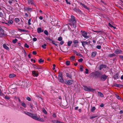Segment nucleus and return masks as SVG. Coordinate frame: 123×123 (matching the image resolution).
Returning <instances> with one entry per match:
<instances>
[{
  "mask_svg": "<svg viewBox=\"0 0 123 123\" xmlns=\"http://www.w3.org/2000/svg\"><path fill=\"white\" fill-rule=\"evenodd\" d=\"M24 112L25 114L29 116L34 119L41 122H43L44 121V120L42 118L37 117L36 114L32 113L26 111H24Z\"/></svg>",
  "mask_w": 123,
  "mask_h": 123,
  "instance_id": "obj_1",
  "label": "nucleus"
},
{
  "mask_svg": "<svg viewBox=\"0 0 123 123\" xmlns=\"http://www.w3.org/2000/svg\"><path fill=\"white\" fill-rule=\"evenodd\" d=\"M71 21L72 22V24L71 23H70L69 24L71 26L73 25L74 28H76V21L75 17L73 16L72 15L71 16Z\"/></svg>",
  "mask_w": 123,
  "mask_h": 123,
  "instance_id": "obj_2",
  "label": "nucleus"
},
{
  "mask_svg": "<svg viewBox=\"0 0 123 123\" xmlns=\"http://www.w3.org/2000/svg\"><path fill=\"white\" fill-rule=\"evenodd\" d=\"M101 72L99 71H97L95 72H92L90 74V75L94 77H98L101 74Z\"/></svg>",
  "mask_w": 123,
  "mask_h": 123,
  "instance_id": "obj_3",
  "label": "nucleus"
},
{
  "mask_svg": "<svg viewBox=\"0 0 123 123\" xmlns=\"http://www.w3.org/2000/svg\"><path fill=\"white\" fill-rule=\"evenodd\" d=\"M59 80L61 83H63L64 82L62 78V74L61 72H60L58 76Z\"/></svg>",
  "mask_w": 123,
  "mask_h": 123,
  "instance_id": "obj_4",
  "label": "nucleus"
},
{
  "mask_svg": "<svg viewBox=\"0 0 123 123\" xmlns=\"http://www.w3.org/2000/svg\"><path fill=\"white\" fill-rule=\"evenodd\" d=\"M18 86H21L22 87H25L27 86V83L26 81L20 82L18 84Z\"/></svg>",
  "mask_w": 123,
  "mask_h": 123,
  "instance_id": "obj_5",
  "label": "nucleus"
},
{
  "mask_svg": "<svg viewBox=\"0 0 123 123\" xmlns=\"http://www.w3.org/2000/svg\"><path fill=\"white\" fill-rule=\"evenodd\" d=\"M90 41L89 40L88 41V40L86 41H81L82 45L84 48H85V46L88 44L90 43Z\"/></svg>",
  "mask_w": 123,
  "mask_h": 123,
  "instance_id": "obj_6",
  "label": "nucleus"
},
{
  "mask_svg": "<svg viewBox=\"0 0 123 123\" xmlns=\"http://www.w3.org/2000/svg\"><path fill=\"white\" fill-rule=\"evenodd\" d=\"M81 33L82 36L85 38H86L87 39L89 38V36H88L87 35V33L86 32L84 31H83L82 30L81 31Z\"/></svg>",
  "mask_w": 123,
  "mask_h": 123,
  "instance_id": "obj_7",
  "label": "nucleus"
},
{
  "mask_svg": "<svg viewBox=\"0 0 123 123\" xmlns=\"http://www.w3.org/2000/svg\"><path fill=\"white\" fill-rule=\"evenodd\" d=\"M84 89L85 90L88 92H91L95 91V89H93L90 87H88L86 86L84 87Z\"/></svg>",
  "mask_w": 123,
  "mask_h": 123,
  "instance_id": "obj_8",
  "label": "nucleus"
},
{
  "mask_svg": "<svg viewBox=\"0 0 123 123\" xmlns=\"http://www.w3.org/2000/svg\"><path fill=\"white\" fill-rule=\"evenodd\" d=\"M108 76L105 74H103L100 77V79L102 81H104L106 80Z\"/></svg>",
  "mask_w": 123,
  "mask_h": 123,
  "instance_id": "obj_9",
  "label": "nucleus"
},
{
  "mask_svg": "<svg viewBox=\"0 0 123 123\" xmlns=\"http://www.w3.org/2000/svg\"><path fill=\"white\" fill-rule=\"evenodd\" d=\"M73 81L72 80H66L65 83L67 85H71L73 83Z\"/></svg>",
  "mask_w": 123,
  "mask_h": 123,
  "instance_id": "obj_10",
  "label": "nucleus"
},
{
  "mask_svg": "<svg viewBox=\"0 0 123 123\" xmlns=\"http://www.w3.org/2000/svg\"><path fill=\"white\" fill-rule=\"evenodd\" d=\"M3 29L0 27V37H2L4 35Z\"/></svg>",
  "mask_w": 123,
  "mask_h": 123,
  "instance_id": "obj_11",
  "label": "nucleus"
},
{
  "mask_svg": "<svg viewBox=\"0 0 123 123\" xmlns=\"http://www.w3.org/2000/svg\"><path fill=\"white\" fill-rule=\"evenodd\" d=\"M72 8L74 11L76 12L77 13H81V11L79 8H74L73 7H72Z\"/></svg>",
  "mask_w": 123,
  "mask_h": 123,
  "instance_id": "obj_12",
  "label": "nucleus"
},
{
  "mask_svg": "<svg viewBox=\"0 0 123 123\" xmlns=\"http://www.w3.org/2000/svg\"><path fill=\"white\" fill-rule=\"evenodd\" d=\"M114 52L116 54H122V51L120 50L117 49L115 50Z\"/></svg>",
  "mask_w": 123,
  "mask_h": 123,
  "instance_id": "obj_13",
  "label": "nucleus"
},
{
  "mask_svg": "<svg viewBox=\"0 0 123 123\" xmlns=\"http://www.w3.org/2000/svg\"><path fill=\"white\" fill-rule=\"evenodd\" d=\"M80 5H82L84 8L87 9V10H89L90 9V8L89 7H87V6L81 2L80 3Z\"/></svg>",
  "mask_w": 123,
  "mask_h": 123,
  "instance_id": "obj_14",
  "label": "nucleus"
},
{
  "mask_svg": "<svg viewBox=\"0 0 123 123\" xmlns=\"http://www.w3.org/2000/svg\"><path fill=\"white\" fill-rule=\"evenodd\" d=\"M114 86L120 88L123 87V85L121 84H117L116 83L114 84Z\"/></svg>",
  "mask_w": 123,
  "mask_h": 123,
  "instance_id": "obj_15",
  "label": "nucleus"
},
{
  "mask_svg": "<svg viewBox=\"0 0 123 123\" xmlns=\"http://www.w3.org/2000/svg\"><path fill=\"white\" fill-rule=\"evenodd\" d=\"M43 31V30L41 28H38L37 29V32L38 33L42 32Z\"/></svg>",
  "mask_w": 123,
  "mask_h": 123,
  "instance_id": "obj_16",
  "label": "nucleus"
},
{
  "mask_svg": "<svg viewBox=\"0 0 123 123\" xmlns=\"http://www.w3.org/2000/svg\"><path fill=\"white\" fill-rule=\"evenodd\" d=\"M53 123H64L63 122H61L60 121L57 120H54L52 121Z\"/></svg>",
  "mask_w": 123,
  "mask_h": 123,
  "instance_id": "obj_17",
  "label": "nucleus"
},
{
  "mask_svg": "<svg viewBox=\"0 0 123 123\" xmlns=\"http://www.w3.org/2000/svg\"><path fill=\"white\" fill-rule=\"evenodd\" d=\"M32 72L33 75L34 76L37 77L38 76V74L37 73H36L35 71H32Z\"/></svg>",
  "mask_w": 123,
  "mask_h": 123,
  "instance_id": "obj_18",
  "label": "nucleus"
},
{
  "mask_svg": "<svg viewBox=\"0 0 123 123\" xmlns=\"http://www.w3.org/2000/svg\"><path fill=\"white\" fill-rule=\"evenodd\" d=\"M28 3L29 4L32 5L34 4V1L33 0H27Z\"/></svg>",
  "mask_w": 123,
  "mask_h": 123,
  "instance_id": "obj_19",
  "label": "nucleus"
},
{
  "mask_svg": "<svg viewBox=\"0 0 123 123\" xmlns=\"http://www.w3.org/2000/svg\"><path fill=\"white\" fill-rule=\"evenodd\" d=\"M24 10L26 11H31L32 10V9L29 7H25L24 8Z\"/></svg>",
  "mask_w": 123,
  "mask_h": 123,
  "instance_id": "obj_20",
  "label": "nucleus"
},
{
  "mask_svg": "<svg viewBox=\"0 0 123 123\" xmlns=\"http://www.w3.org/2000/svg\"><path fill=\"white\" fill-rule=\"evenodd\" d=\"M115 55H116L114 53L110 54L108 55L107 57H111L114 56Z\"/></svg>",
  "mask_w": 123,
  "mask_h": 123,
  "instance_id": "obj_21",
  "label": "nucleus"
},
{
  "mask_svg": "<svg viewBox=\"0 0 123 123\" xmlns=\"http://www.w3.org/2000/svg\"><path fill=\"white\" fill-rule=\"evenodd\" d=\"M33 67L34 68H36L37 69H41V67H38V66H36V65H35L34 64L33 65Z\"/></svg>",
  "mask_w": 123,
  "mask_h": 123,
  "instance_id": "obj_22",
  "label": "nucleus"
},
{
  "mask_svg": "<svg viewBox=\"0 0 123 123\" xmlns=\"http://www.w3.org/2000/svg\"><path fill=\"white\" fill-rule=\"evenodd\" d=\"M97 52L96 51H94L92 53V57H94L96 55Z\"/></svg>",
  "mask_w": 123,
  "mask_h": 123,
  "instance_id": "obj_23",
  "label": "nucleus"
},
{
  "mask_svg": "<svg viewBox=\"0 0 123 123\" xmlns=\"http://www.w3.org/2000/svg\"><path fill=\"white\" fill-rule=\"evenodd\" d=\"M3 46L5 49L6 50H8L9 49V48L5 44H4L3 45Z\"/></svg>",
  "mask_w": 123,
  "mask_h": 123,
  "instance_id": "obj_24",
  "label": "nucleus"
},
{
  "mask_svg": "<svg viewBox=\"0 0 123 123\" xmlns=\"http://www.w3.org/2000/svg\"><path fill=\"white\" fill-rule=\"evenodd\" d=\"M16 75L14 74H10L9 75V77L10 78H12L15 77Z\"/></svg>",
  "mask_w": 123,
  "mask_h": 123,
  "instance_id": "obj_25",
  "label": "nucleus"
},
{
  "mask_svg": "<svg viewBox=\"0 0 123 123\" xmlns=\"http://www.w3.org/2000/svg\"><path fill=\"white\" fill-rule=\"evenodd\" d=\"M98 95L101 97H103L104 96V95L102 94V93L100 92H98Z\"/></svg>",
  "mask_w": 123,
  "mask_h": 123,
  "instance_id": "obj_26",
  "label": "nucleus"
},
{
  "mask_svg": "<svg viewBox=\"0 0 123 123\" xmlns=\"http://www.w3.org/2000/svg\"><path fill=\"white\" fill-rule=\"evenodd\" d=\"M20 103L21 104V105L24 108H26V105L23 102H21Z\"/></svg>",
  "mask_w": 123,
  "mask_h": 123,
  "instance_id": "obj_27",
  "label": "nucleus"
},
{
  "mask_svg": "<svg viewBox=\"0 0 123 123\" xmlns=\"http://www.w3.org/2000/svg\"><path fill=\"white\" fill-rule=\"evenodd\" d=\"M72 41H68V46H70L72 43Z\"/></svg>",
  "mask_w": 123,
  "mask_h": 123,
  "instance_id": "obj_28",
  "label": "nucleus"
},
{
  "mask_svg": "<svg viewBox=\"0 0 123 123\" xmlns=\"http://www.w3.org/2000/svg\"><path fill=\"white\" fill-rule=\"evenodd\" d=\"M119 74H116L114 76V79H118V78Z\"/></svg>",
  "mask_w": 123,
  "mask_h": 123,
  "instance_id": "obj_29",
  "label": "nucleus"
},
{
  "mask_svg": "<svg viewBox=\"0 0 123 123\" xmlns=\"http://www.w3.org/2000/svg\"><path fill=\"white\" fill-rule=\"evenodd\" d=\"M66 74L67 77L70 78H71L72 76L71 74H70L68 73H66Z\"/></svg>",
  "mask_w": 123,
  "mask_h": 123,
  "instance_id": "obj_30",
  "label": "nucleus"
},
{
  "mask_svg": "<svg viewBox=\"0 0 123 123\" xmlns=\"http://www.w3.org/2000/svg\"><path fill=\"white\" fill-rule=\"evenodd\" d=\"M96 109V108L94 106L92 107L91 109V111L92 112H94Z\"/></svg>",
  "mask_w": 123,
  "mask_h": 123,
  "instance_id": "obj_31",
  "label": "nucleus"
},
{
  "mask_svg": "<svg viewBox=\"0 0 123 123\" xmlns=\"http://www.w3.org/2000/svg\"><path fill=\"white\" fill-rule=\"evenodd\" d=\"M20 21L19 19L18 18H16L15 19V22L17 23Z\"/></svg>",
  "mask_w": 123,
  "mask_h": 123,
  "instance_id": "obj_32",
  "label": "nucleus"
},
{
  "mask_svg": "<svg viewBox=\"0 0 123 123\" xmlns=\"http://www.w3.org/2000/svg\"><path fill=\"white\" fill-rule=\"evenodd\" d=\"M18 40L17 39H15L14 40H13L12 41V42L14 43H15Z\"/></svg>",
  "mask_w": 123,
  "mask_h": 123,
  "instance_id": "obj_33",
  "label": "nucleus"
},
{
  "mask_svg": "<svg viewBox=\"0 0 123 123\" xmlns=\"http://www.w3.org/2000/svg\"><path fill=\"white\" fill-rule=\"evenodd\" d=\"M80 70L81 72L82 71H83V66L82 65H80Z\"/></svg>",
  "mask_w": 123,
  "mask_h": 123,
  "instance_id": "obj_34",
  "label": "nucleus"
},
{
  "mask_svg": "<svg viewBox=\"0 0 123 123\" xmlns=\"http://www.w3.org/2000/svg\"><path fill=\"white\" fill-rule=\"evenodd\" d=\"M97 117V116H92L90 117V119H92L93 118H95Z\"/></svg>",
  "mask_w": 123,
  "mask_h": 123,
  "instance_id": "obj_35",
  "label": "nucleus"
},
{
  "mask_svg": "<svg viewBox=\"0 0 123 123\" xmlns=\"http://www.w3.org/2000/svg\"><path fill=\"white\" fill-rule=\"evenodd\" d=\"M73 43L74 44L77 43H79V42L77 40H74L73 41Z\"/></svg>",
  "mask_w": 123,
  "mask_h": 123,
  "instance_id": "obj_36",
  "label": "nucleus"
},
{
  "mask_svg": "<svg viewBox=\"0 0 123 123\" xmlns=\"http://www.w3.org/2000/svg\"><path fill=\"white\" fill-rule=\"evenodd\" d=\"M46 44H44L42 46V47L43 48H44V49L46 48Z\"/></svg>",
  "mask_w": 123,
  "mask_h": 123,
  "instance_id": "obj_37",
  "label": "nucleus"
},
{
  "mask_svg": "<svg viewBox=\"0 0 123 123\" xmlns=\"http://www.w3.org/2000/svg\"><path fill=\"white\" fill-rule=\"evenodd\" d=\"M43 112L45 114H47V112L46 111V110H45L44 108H43Z\"/></svg>",
  "mask_w": 123,
  "mask_h": 123,
  "instance_id": "obj_38",
  "label": "nucleus"
},
{
  "mask_svg": "<svg viewBox=\"0 0 123 123\" xmlns=\"http://www.w3.org/2000/svg\"><path fill=\"white\" fill-rule=\"evenodd\" d=\"M100 66H101V67H102V68H106V66L105 65H100Z\"/></svg>",
  "mask_w": 123,
  "mask_h": 123,
  "instance_id": "obj_39",
  "label": "nucleus"
},
{
  "mask_svg": "<svg viewBox=\"0 0 123 123\" xmlns=\"http://www.w3.org/2000/svg\"><path fill=\"white\" fill-rule=\"evenodd\" d=\"M44 33L46 35H48L49 34L48 31L46 30H45L44 31Z\"/></svg>",
  "mask_w": 123,
  "mask_h": 123,
  "instance_id": "obj_40",
  "label": "nucleus"
},
{
  "mask_svg": "<svg viewBox=\"0 0 123 123\" xmlns=\"http://www.w3.org/2000/svg\"><path fill=\"white\" fill-rule=\"evenodd\" d=\"M62 37H59L58 39V40L59 41H61L62 40Z\"/></svg>",
  "mask_w": 123,
  "mask_h": 123,
  "instance_id": "obj_41",
  "label": "nucleus"
},
{
  "mask_svg": "<svg viewBox=\"0 0 123 123\" xmlns=\"http://www.w3.org/2000/svg\"><path fill=\"white\" fill-rule=\"evenodd\" d=\"M116 97L118 99H121V97L118 95L117 94H116Z\"/></svg>",
  "mask_w": 123,
  "mask_h": 123,
  "instance_id": "obj_42",
  "label": "nucleus"
},
{
  "mask_svg": "<svg viewBox=\"0 0 123 123\" xmlns=\"http://www.w3.org/2000/svg\"><path fill=\"white\" fill-rule=\"evenodd\" d=\"M13 21L12 20H9L8 21V23L10 24H12L13 23Z\"/></svg>",
  "mask_w": 123,
  "mask_h": 123,
  "instance_id": "obj_43",
  "label": "nucleus"
},
{
  "mask_svg": "<svg viewBox=\"0 0 123 123\" xmlns=\"http://www.w3.org/2000/svg\"><path fill=\"white\" fill-rule=\"evenodd\" d=\"M44 60H43L42 59H40L39 60H38V62L39 63H41L44 62Z\"/></svg>",
  "mask_w": 123,
  "mask_h": 123,
  "instance_id": "obj_44",
  "label": "nucleus"
},
{
  "mask_svg": "<svg viewBox=\"0 0 123 123\" xmlns=\"http://www.w3.org/2000/svg\"><path fill=\"white\" fill-rule=\"evenodd\" d=\"M19 30L20 31H24L25 32H27V30L25 29H19Z\"/></svg>",
  "mask_w": 123,
  "mask_h": 123,
  "instance_id": "obj_45",
  "label": "nucleus"
},
{
  "mask_svg": "<svg viewBox=\"0 0 123 123\" xmlns=\"http://www.w3.org/2000/svg\"><path fill=\"white\" fill-rule=\"evenodd\" d=\"M70 62L69 61H67L66 62V64L68 66L70 64Z\"/></svg>",
  "mask_w": 123,
  "mask_h": 123,
  "instance_id": "obj_46",
  "label": "nucleus"
},
{
  "mask_svg": "<svg viewBox=\"0 0 123 123\" xmlns=\"http://www.w3.org/2000/svg\"><path fill=\"white\" fill-rule=\"evenodd\" d=\"M5 98L6 99L9 100L10 98V97L8 96L7 95L5 97Z\"/></svg>",
  "mask_w": 123,
  "mask_h": 123,
  "instance_id": "obj_47",
  "label": "nucleus"
},
{
  "mask_svg": "<svg viewBox=\"0 0 123 123\" xmlns=\"http://www.w3.org/2000/svg\"><path fill=\"white\" fill-rule=\"evenodd\" d=\"M26 99L28 101H30L31 100V98L29 97H26Z\"/></svg>",
  "mask_w": 123,
  "mask_h": 123,
  "instance_id": "obj_48",
  "label": "nucleus"
},
{
  "mask_svg": "<svg viewBox=\"0 0 123 123\" xmlns=\"http://www.w3.org/2000/svg\"><path fill=\"white\" fill-rule=\"evenodd\" d=\"M83 61V59L82 58H81L80 59H79L78 60V61L79 62H82Z\"/></svg>",
  "mask_w": 123,
  "mask_h": 123,
  "instance_id": "obj_49",
  "label": "nucleus"
},
{
  "mask_svg": "<svg viewBox=\"0 0 123 123\" xmlns=\"http://www.w3.org/2000/svg\"><path fill=\"white\" fill-rule=\"evenodd\" d=\"M75 59V56H72L71 58V59L72 60L74 61Z\"/></svg>",
  "mask_w": 123,
  "mask_h": 123,
  "instance_id": "obj_50",
  "label": "nucleus"
},
{
  "mask_svg": "<svg viewBox=\"0 0 123 123\" xmlns=\"http://www.w3.org/2000/svg\"><path fill=\"white\" fill-rule=\"evenodd\" d=\"M24 46L25 47L27 48H28L29 47V46L26 43L25 44Z\"/></svg>",
  "mask_w": 123,
  "mask_h": 123,
  "instance_id": "obj_51",
  "label": "nucleus"
},
{
  "mask_svg": "<svg viewBox=\"0 0 123 123\" xmlns=\"http://www.w3.org/2000/svg\"><path fill=\"white\" fill-rule=\"evenodd\" d=\"M31 19H29L28 20V24L30 25H31Z\"/></svg>",
  "mask_w": 123,
  "mask_h": 123,
  "instance_id": "obj_52",
  "label": "nucleus"
},
{
  "mask_svg": "<svg viewBox=\"0 0 123 123\" xmlns=\"http://www.w3.org/2000/svg\"><path fill=\"white\" fill-rule=\"evenodd\" d=\"M120 58L123 61V56L120 55L119 56Z\"/></svg>",
  "mask_w": 123,
  "mask_h": 123,
  "instance_id": "obj_53",
  "label": "nucleus"
},
{
  "mask_svg": "<svg viewBox=\"0 0 123 123\" xmlns=\"http://www.w3.org/2000/svg\"><path fill=\"white\" fill-rule=\"evenodd\" d=\"M56 115L55 113H53L52 115V116L53 117H56Z\"/></svg>",
  "mask_w": 123,
  "mask_h": 123,
  "instance_id": "obj_54",
  "label": "nucleus"
},
{
  "mask_svg": "<svg viewBox=\"0 0 123 123\" xmlns=\"http://www.w3.org/2000/svg\"><path fill=\"white\" fill-rule=\"evenodd\" d=\"M4 94L2 93V91L1 89H0V95L1 96H2L4 95Z\"/></svg>",
  "mask_w": 123,
  "mask_h": 123,
  "instance_id": "obj_55",
  "label": "nucleus"
},
{
  "mask_svg": "<svg viewBox=\"0 0 123 123\" xmlns=\"http://www.w3.org/2000/svg\"><path fill=\"white\" fill-rule=\"evenodd\" d=\"M96 48L98 49H100L101 48V46L100 45H97L96 46Z\"/></svg>",
  "mask_w": 123,
  "mask_h": 123,
  "instance_id": "obj_56",
  "label": "nucleus"
},
{
  "mask_svg": "<svg viewBox=\"0 0 123 123\" xmlns=\"http://www.w3.org/2000/svg\"><path fill=\"white\" fill-rule=\"evenodd\" d=\"M54 42L55 41H52V43L53 44H54L55 46H57V44H56Z\"/></svg>",
  "mask_w": 123,
  "mask_h": 123,
  "instance_id": "obj_57",
  "label": "nucleus"
},
{
  "mask_svg": "<svg viewBox=\"0 0 123 123\" xmlns=\"http://www.w3.org/2000/svg\"><path fill=\"white\" fill-rule=\"evenodd\" d=\"M86 71H85V73H86V74H88V72H89L88 70L87 69H86Z\"/></svg>",
  "mask_w": 123,
  "mask_h": 123,
  "instance_id": "obj_58",
  "label": "nucleus"
},
{
  "mask_svg": "<svg viewBox=\"0 0 123 123\" xmlns=\"http://www.w3.org/2000/svg\"><path fill=\"white\" fill-rule=\"evenodd\" d=\"M74 51V53H75L76 54V55H79V53L78 52H77L76 51H75V50Z\"/></svg>",
  "mask_w": 123,
  "mask_h": 123,
  "instance_id": "obj_59",
  "label": "nucleus"
},
{
  "mask_svg": "<svg viewBox=\"0 0 123 123\" xmlns=\"http://www.w3.org/2000/svg\"><path fill=\"white\" fill-rule=\"evenodd\" d=\"M108 25L110 27H112L113 26L110 23H108Z\"/></svg>",
  "mask_w": 123,
  "mask_h": 123,
  "instance_id": "obj_60",
  "label": "nucleus"
},
{
  "mask_svg": "<svg viewBox=\"0 0 123 123\" xmlns=\"http://www.w3.org/2000/svg\"><path fill=\"white\" fill-rule=\"evenodd\" d=\"M64 43V42L63 41H61L60 43V44L61 45H62Z\"/></svg>",
  "mask_w": 123,
  "mask_h": 123,
  "instance_id": "obj_61",
  "label": "nucleus"
},
{
  "mask_svg": "<svg viewBox=\"0 0 123 123\" xmlns=\"http://www.w3.org/2000/svg\"><path fill=\"white\" fill-rule=\"evenodd\" d=\"M33 40L34 41H37V39L36 38H33Z\"/></svg>",
  "mask_w": 123,
  "mask_h": 123,
  "instance_id": "obj_62",
  "label": "nucleus"
},
{
  "mask_svg": "<svg viewBox=\"0 0 123 123\" xmlns=\"http://www.w3.org/2000/svg\"><path fill=\"white\" fill-rule=\"evenodd\" d=\"M3 16V13L1 12H0V16L1 17H2Z\"/></svg>",
  "mask_w": 123,
  "mask_h": 123,
  "instance_id": "obj_63",
  "label": "nucleus"
},
{
  "mask_svg": "<svg viewBox=\"0 0 123 123\" xmlns=\"http://www.w3.org/2000/svg\"><path fill=\"white\" fill-rule=\"evenodd\" d=\"M100 106L101 107H103L104 106V105L103 104H101L100 105Z\"/></svg>",
  "mask_w": 123,
  "mask_h": 123,
  "instance_id": "obj_64",
  "label": "nucleus"
}]
</instances>
